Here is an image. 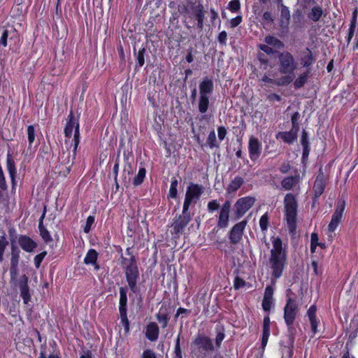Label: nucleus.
Instances as JSON below:
<instances>
[{
	"instance_id": "nucleus-51",
	"label": "nucleus",
	"mask_w": 358,
	"mask_h": 358,
	"mask_svg": "<svg viewBox=\"0 0 358 358\" xmlns=\"http://www.w3.org/2000/svg\"><path fill=\"white\" fill-rule=\"evenodd\" d=\"M269 224V215L266 212L262 215L259 219V227L262 232H265L268 230Z\"/></svg>"
},
{
	"instance_id": "nucleus-31",
	"label": "nucleus",
	"mask_w": 358,
	"mask_h": 358,
	"mask_svg": "<svg viewBox=\"0 0 358 358\" xmlns=\"http://www.w3.org/2000/svg\"><path fill=\"white\" fill-rule=\"evenodd\" d=\"M312 76L310 69H307L304 72L299 74L294 81V87L296 90L303 87Z\"/></svg>"
},
{
	"instance_id": "nucleus-54",
	"label": "nucleus",
	"mask_w": 358,
	"mask_h": 358,
	"mask_svg": "<svg viewBox=\"0 0 358 358\" xmlns=\"http://www.w3.org/2000/svg\"><path fill=\"white\" fill-rule=\"evenodd\" d=\"M120 324L124 327L125 334L129 332V321L127 317V313H120Z\"/></svg>"
},
{
	"instance_id": "nucleus-16",
	"label": "nucleus",
	"mask_w": 358,
	"mask_h": 358,
	"mask_svg": "<svg viewBox=\"0 0 358 358\" xmlns=\"http://www.w3.org/2000/svg\"><path fill=\"white\" fill-rule=\"evenodd\" d=\"M262 149V144L259 141L257 138L251 136L248 142V152L249 157L253 162H255L259 158Z\"/></svg>"
},
{
	"instance_id": "nucleus-53",
	"label": "nucleus",
	"mask_w": 358,
	"mask_h": 358,
	"mask_svg": "<svg viewBox=\"0 0 358 358\" xmlns=\"http://www.w3.org/2000/svg\"><path fill=\"white\" fill-rule=\"evenodd\" d=\"M241 2L239 0H231L227 5V9L233 13H240L241 11Z\"/></svg>"
},
{
	"instance_id": "nucleus-39",
	"label": "nucleus",
	"mask_w": 358,
	"mask_h": 358,
	"mask_svg": "<svg viewBox=\"0 0 358 358\" xmlns=\"http://www.w3.org/2000/svg\"><path fill=\"white\" fill-rule=\"evenodd\" d=\"M123 157L124 163L123 171L127 172L128 175H131L133 173V169L131 162L129 161V159L130 157H133L132 152L124 150L123 152Z\"/></svg>"
},
{
	"instance_id": "nucleus-25",
	"label": "nucleus",
	"mask_w": 358,
	"mask_h": 358,
	"mask_svg": "<svg viewBox=\"0 0 358 358\" xmlns=\"http://www.w3.org/2000/svg\"><path fill=\"white\" fill-rule=\"evenodd\" d=\"M286 304L284 308V319L287 326L288 331H291V289L286 291Z\"/></svg>"
},
{
	"instance_id": "nucleus-20",
	"label": "nucleus",
	"mask_w": 358,
	"mask_h": 358,
	"mask_svg": "<svg viewBox=\"0 0 358 358\" xmlns=\"http://www.w3.org/2000/svg\"><path fill=\"white\" fill-rule=\"evenodd\" d=\"M270 317L268 313L264 317L263 319V327H262V335L261 340V348L262 350V352L261 357L263 355V352L265 350V348L267 345L268 338L270 336Z\"/></svg>"
},
{
	"instance_id": "nucleus-2",
	"label": "nucleus",
	"mask_w": 358,
	"mask_h": 358,
	"mask_svg": "<svg viewBox=\"0 0 358 358\" xmlns=\"http://www.w3.org/2000/svg\"><path fill=\"white\" fill-rule=\"evenodd\" d=\"M273 248L271 250L269 264L272 270L271 275L275 278H279L283 272L287 261V252L282 247V241L278 236H272Z\"/></svg>"
},
{
	"instance_id": "nucleus-18",
	"label": "nucleus",
	"mask_w": 358,
	"mask_h": 358,
	"mask_svg": "<svg viewBox=\"0 0 358 358\" xmlns=\"http://www.w3.org/2000/svg\"><path fill=\"white\" fill-rule=\"evenodd\" d=\"M327 180V178L323 173L322 169L320 168L313 185L314 196L315 199L319 198L323 194L326 187Z\"/></svg>"
},
{
	"instance_id": "nucleus-6",
	"label": "nucleus",
	"mask_w": 358,
	"mask_h": 358,
	"mask_svg": "<svg viewBox=\"0 0 358 358\" xmlns=\"http://www.w3.org/2000/svg\"><path fill=\"white\" fill-rule=\"evenodd\" d=\"M203 193V187L197 183L189 182L187 187L186 192L182 208L184 210H189L192 206H194L195 204L200 200L201 195Z\"/></svg>"
},
{
	"instance_id": "nucleus-52",
	"label": "nucleus",
	"mask_w": 358,
	"mask_h": 358,
	"mask_svg": "<svg viewBox=\"0 0 358 358\" xmlns=\"http://www.w3.org/2000/svg\"><path fill=\"white\" fill-rule=\"evenodd\" d=\"M146 50L144 47L141 48L137 52L134 51L137 63L140 67L143 66L145 64V55Z\"/></svg>"
},
{
	"instance_id": "nucleus-3",
	"label": "nucleus",
	"mask_w": 358,
	"mask_h": 358,
	"mask_svg": "<svg viewBox=\"0 0 358 358\" xmlns=\"http://www.w3.org/2000/svg\"><path fill=\"white\" fill-rule=\"evenodd\" d=\"M192 345L194 358H217L213 356L215 345L213 340L204 333H199L193 339Z\"/></svg>"
},
{
	"instance_id": "nucleus-14",
	"label": "nucleus",
	"mask_w": 358,
	"mask_h": 358,
	"mask_svg": "<svg viewBox=\"0 0 358 358\" xmlns=\"http://www.w3.org/2000/svg\"><path fill=\"white\" fill-rule=\"evenodd\" d=\"M73 141V148L72 150V153L69 152L67 159L64 160V164H66V165H69V169H68L69 172L70 171L71 167L74 164V161H75L76 155H77V150H78V145L80 142V126L77 125V128L74 131Z\"/></svg>"
},
{
	"instance_id": "nucleus-60",
	"label": "nucleus",
	"mask_w": 358,
	"mask_h": 358,
	"mask_svg": "<svg viewBox=\"0 0 358 358\" xmlns=\"http://www.w3.org/2000/svg\"><path fill=\"white\" fill-rule=\"evenodd\" d=\"M120 150H117V155L115 159V162L113 168V174L114 176V181L117 180L118 173H119V165H120Z\"/></svg>"
},
{
	"instance_id": "nucleus-38",
	"label": "nucleus",
	"mask_w": 358,
	"mask_h": 358,
	"mask_svg": "<svg viewBox=\"0 0 358 358\" xmlns=\"http://www.w3.org/2000/svg\"><path fill=\"white\" fill-rule=\"evenodd\" d=\"M179 181L176 177H172L168 194V199H176L178 198V187Z\"/></svg>"
},
{
	"instance_id": "nucleus-12",
	"label": "nucleus",
	"mask_w": 358,
	"mask_h": 358,
	"mask_svg": "<svg viewBox=\"0 0 358 358\" xmlns=\"http://www.w3.org/2000/svg\"><path fill=\"white\" fill-rule=\"evenodd\" d=\"M231 211V202L226 200L220 208L218 217L217 227L219 229H225L229 226V217Z\"/></svg>"
},
{
	"instance_id": "nucleus-36",
	"label": "nucleus",
	"mask_w": 358,
	"mask_h": 358,
	"mask_svg": "<svg viewBox=\"0 0 358 358\" xmlns=\"http://www.w3.org/2000/svg\"><path fill=\"white\" fill-rule=\"evenodd\" d=\"M9 244L4 230H0V262L3 261L5 251Z\"/></svg>"
},
{
	"instance_id": "nucleus-4",
	"label": "nucleus",
	"mask_w": 358,
	"mask_h": 358,
	"mask_svg": "<svg viewBox=\"0 0 358 358\" xmlns=\"http://www.w3.org/2000/svg\"><path fill=\"white\" fill-rule=\"evenodd\" d=\"M214 90V83L211 78L204 77L199 85V96L198 99V110L202 114V120L210 118L205 113L208 111L210 105V96Z\"/></svg>"
},
{
	"instance_id": "nucleus-35",
	"label": "nucleus",
	"mask_w": 358,
	"mask_h": 358,
	"mask_svg": "<svg viewBox=\"0 0 358 358\" xmlns=\"http://www.w3.org/2000/svg\"><path fill=\"white\" fill-rule=\"evenodd\" d=\"M316 311H317V308L314 305L311 306L307 311V315L308 316L309 321L310 322L311 329H312L313 332L315 334L317 331V325L319 323V322L317 321V317H316Z\"/></svg>"
},
{
	"instance_id": "nucleus-41",
	"label": "nucleus",
	"mask_w": 358,
	"mask_h": 358,
	"mask_svg": "<svg viewBox=\"0 0 358 358\" xmlns=\"http://www.w3.org/2000/svg\"><path fill=\"white\" fill-rule=\"evenodd\" d=\"M99 253L95 249H90L83 260V262L86 265L91 264H95V262L98 260Z\"/></svg>"
},
{
	"instance_id": "nucleus-32",
	"label": "nucleus",
	"mask_w": 358,
	"mask_h": 358,
	"mask_svg": "<svg viewBox=\"0 0 358 358\" xmlns=\"http://www.w3.org/2000/svg\"><path fill=\"white\" fill-rule=\"evenodd\" d=\"M301 144L303 147L302 161L304 162L307 159L310 152V143L308 141V132L303 129L300 140Z\"/></svg>"
},
{
	"instance_id": "nucleus-24",
	"label": "nucleus",
	"mask_w": 358,
	"mask_h": 358,
	"mask_svg": "<svg viewBox=\"0 0 358 358\" xmlns=\"http://www.w3.org/2000/svg\"><path fill=\"white\" fill-rule=\"evenodd\" d=\"M280 71L284 73H291V53H281L279 55Z\"/></svg>"
},
{
	"instance_id": "nucleus-62",
	"label": "nucleus",
	"mask_w": 358,
	"mask_h": 358,
	"mask_svg": "<svg viewBox=\"0 0 358 358\" xmlns=\"http://www.w3.org/2000/svg\"><path fill=\"white\" fill-rule=\"evenodd\" d=\"M273 22V18L272 17L271 13L269 11H266L263 13L262 17L261 22L263 24H271Z\"/></svg>"
},
{
	"instance_id": "nucleus-10",
	"label": "nucleus",
	"mask_w": 358,
	"mask_h": 358,
	"mask_svg": "<svg viewBox=\"0 0 358 358\" xmlns=\"http://www.w3.org/2000/svg\"><path fill=\"white\" fill-rule=\"evenodd\" d=\"M247 223V220H244L232 227L229 231V239L231 244L237 245L242 240Z\"/></svg>"
},
{
	"instance_id": "nucleus-57",
	"label": "nucleus",
	"mask_w": 358,
	"mask_h": 358,
	"mask_svg": "<svg viewBox=\"0 0 358 358\" xmlns=\"http://www.w3.org/2000/svg\"><path fill=\"white\" fill-rule=\"evenodd\" d=\"M48 252L47 251H43L40 252L39 254L36 255L34 257V264L36 267V268H39L42 262L43 261L44 258L47 255Z\"/></svg>"
},
{
	"instance_id": "nucleus-8",
	"label": "nucleus",
	"mask_w": 358,
	"mask_h": 358,
	"mask_svg": "<svg viewBox=\"0 0 358 358\" xmlns=\"http://www.w3.org/2000/svg\"><path fill=\"white\" fill-rule=\"evenodd\" d=\"M21 250L20 248L16 245H10V268L9 273L11 280H16L19 275V264L20 260Z\"/></svg>"
},
{
	"instance_id": "nucleus-13",
	"label": "nucleus",
	"mask_w": 358,
	"mask_h": 358,
	"mask_svg": "<svg viewBox=\"0 0 358 358\" xmlns=\"http://www.w3.org/2000/svg\"><path fill=\"white\" fill-rule=\"evenodd\" d=\"M20 249L28 253H33L38 247V243L31 237L26 234H20L17 243Z\"/></svg>"
},
{
	"instance_id": "nucleus-64",
	"label": "nucleus",
	"mask_w": 358,
	"mask_h": 358,
	"mask_svg": "<svg viewBox=\"0 0 358 358\" xmlns=\"http://www.w3.org/2000/svg\"><path fill=\"white\" fill-rule=\"evenodd\" d=\"M245 281L239 276H236L234 280V288L238 290L245 285Z\"/></svg>"
},
{
	"instance_id": "nucleus-26",
	"label": "nucleus",
	"mask_w": 358,
	"mask_h": 358,
	"mask_svg": "<svg viewBox=\"0 0 358 358\" xmlns=\"http://www.w3.org/2000/svg\"><path fill=\"white\" fill-rule=\"evenodd\" d=\"M27 138H28V143H29V145H28V148H27V151H23L22 152V155H24L25 157H27L28 155V152H29L30 154L31 153H34L36 152V146H35L34 148V149L32 148V145L35 141V128H34V125H29L27 127Z\"/></svg>"
},
{
	"instance_id": "nucleus-9",
	"label": "nucleus",
	"mask_w": 358,
	"mask_h": 358,
	"mask_svg": "<svg viewBox=\"0 0 358 358\" xmlns=\"http://www.w3.org/2000/svg\"><path fill=\"white\" fill-rule=\"evenodd\" d=\"M345 207V201L344 199H338L336 202V209L332 215L331 220L328 226L330 232H334L338 225L341 223L343 214Z\"/></svg>"
},
{
	"instance_id": "nucleus-23",
	"label": "nucleus",
	"mask_w": 358,
	"mask_h": 358,
	"mask_svg": "<svg viewBox=\"0 0 358 358\" xmlns=\"http://www.w3.org/2000/svg\"><path fill=\"white\" fill-rule=\"evenodd\" d=\"M159 328L155 322H149L145 327V337L150 341H156L158 339Z\"/></svg>"
},
{
	"instance_id": "nucleus-59",
	"label": "nucleus",
	"mask_w": 358,
	"mask_h": 358,
	"mask_svg": "<svg viewBox=\"0 0 358 358\" xmlns=\"http://www.w3.org/2000/svg\"><path fill=\"white\" fill-rule=\"evenodd\" d=\"M94 221H95V217L93 215H89L87 217L85 225L83 227L84 233L88 234L91 231L92 226L94 223Z\"/></svg>"
},
{
	"instance_id": "nucleus-33",
	"label": "nucleus",
	"mask_w": 358,
	"mask_h": 358,
	"mask_svg": "<svg viewBox=\"0 0 358 358\" xmlns=\"http://www.w3.org/2000/svg\"><path fill=\"white\" fill-rule=\"evenodd\" d=\"M244 184V179L241 176H236L228 185L226 190L228 194L237 192Z\"/></svg>"
},
{
	"instance_id": "nucleus-15",
	"label": "nucleus",
	"mask_w": 358,
	"mask_h": 358,
	"mask_svg": "<svg viewBox=\"0 0 358 358\" xmlns=\"http://www.w3.org/2000/svg\"><path fill=\"white\" fill-rule=\"evenodd\" d=\"M300 181V176L294 171V175L292 174V235L294 234L296 229V201L294 197V193H297L300 189L299 182Z\"/></svg>"
},
{
	"instance_id": "nucleus-43",
	"label": "nucleus",
	"mask_w": 358,
	"mask_h": 358,
	"mask_svg": "<svg viewBox=\"0 0 358 358\" xmlns=\"http://www.w3.org/2000/svg\"><path fill=\"white\" fill-rule=\"evenodd\" d=\"M264 41L266 43V45L272 46L273 48L276 49H282L284 47L283 43L281 41H280L278 38L273 36H266L265 37Z\"/></svg>"
},
{
	"instance_id": "nucleus-28",
	"label": "nucleus",
	"mask_w": 358,
	"mask_h": 358,
	"mask_svg": "<svg viewBox=\"0 0 358 358\" xmlns=\"http://www.w3.org/2000/svg\"><path fill=\"white\" fill-rule=\"evenodd\" d=\"M18 35L17 31L13 27L11 30L5 29L0 37V46L6 48L8 45V39L9 38L11 41L18 38Z\"/></svg>"
},
{
	"instance_id": "nucleus-47",
	"label": "nucleus",
	"mask_w": 358,
	"mask_h": 358,
	"mask_svg": "<svg viewBox=\"0 0 358 358\" xmlns=\"http://www.w3.org/2000/svg\"><path fill=\"white\" fill-rule=\"evenodd\" d=\"M182 332V327L180 329V332L176 339L174 346V356L173 358H182V350L180 348V335Z\"/></svg>"
},
{
	"instance_id": "nucleus-37",
	"label": "nucleus",
	"mask_w": 358,
	"mask_h": 358,
	"mask_svg": "<svg viewBox=\"0 0 358 358\" xmlns=\"http://www.w3.org/2000/svg\"><path fill=\"white\" fill-rule=\"evenodd\" d=\"M323 14V10L318 5L314 6L310 13H308V18L315 22H318Z\"/></svg>"
},
{
	"instance_id": "nucleus-55",
	"label": "nucleus",
	"mask_w": 358,
	"mask_h": 358,
	"mask_svg": "<svg viewBox=\"0 0 358 358\" xmlns=\"http://www.w3.org/2000/svg\"><path fill=\"white\" fill-rule=\"evenodd\" d=\"M224 338H225L224 329V327H222L220 331H217V334H216L215 340V344L214 345L215 348H220L222 343L223 340L224 339Z\"/></svg>"
},
{
	"instance_id": "nucleus-29",
	"label": "nucleus",
	"mask_w": 358,
	"mask_h": 358,
	"mask_svg": "<svg viewBox=\"0 0 358 358\" xmlns=\"http://www.w3.org/2000/svg\"><path fill=\"white\" fill-rule=\"evenodd\" d=\"M285 203V216L287 223V228L291 233V193H287L284 199Z\"/></svg>"
},
{
	"instance_id": "nucleus-7",
	"label": "nucleus",
	"mask_w": 358,
	"mask_h": 358,
	"mask_svg": "<svg viewBox=\"0 0 358 358\" xmlns=\"http://www.w3.org/2000/svg\"><path fill=\"white\" fill-rule=\"evenodd\" d=\"M256 199L254 196H246L239 198L234 203V217L239 220L254 206Z\"/></svg>"
},
{
	"instance_id": "nucleus-49",
	"label": "nucleus",
	"mask_w": 358,
	"mask_h": 358,
	"mask_svg": "<svg viewBox=\"0 0 358 358\" xmlns=\"http://www.w3.org/2000/svg\"><path fill=\"white\" fill-rule=\"evenodd\" d=\"M300 117L298 112H295L292 114V141L296 138V133L299 129L297 121Z\"/></svg>"
},
{
	"instance_id": "nucleus-21",
	"label": "nucleus",
	"mask_w": 358,
	"mask_h": 358,
	"mask_svg": "<svg viewBox=\"0 0 358 358\" xmlns=\"http://www.w3.org/2000/svg\"><path fill=\"white\" fill-rule=\"evenodd\" d=\"M192 16L197 22V27L199 29H203L204 26L205 10L201 3L199 2L196 6L192 8Z\"/></svg>"
},
{
	"instance_id": "nucleus-27",
	"label": "nucleus",
	"mask_w": 358,
	"mask_h": 358,
	"mask_svg": "<svg viewBox=\"0 0 358 358\" xmlns=\"http://www.w3.org/2000/svg\"><path fill=\"white\" fill-rule=\"evenodd\" d=\"M120 299H119V313H127V287H120L119 288Z\"/></svg>"
},
{
	"instance_id": "nucleus-40",
	"label": "nucleus",
	"mask_w": 358,
	"mask_h": 358,
	"mask_svg": "<svg viewBox=\"0 0 358 358\" xmlns=\"http://www.w3.org/2000/svg\"><path fill=\"white\" fill-rule=\"evenodd\" d=\"M146 176V169L144 167H140L137 174L134 177L132 184L134 187L140 186L144 181Z\"/></svg>"
},
{
	"instance_id": "nucleus-48",
	"label": "nucleus",
	"mask_w": 358,
	"mask_h": 358,
	"mask_svg": "<svg viewBox=\"0 0 358 358\" xmlns=\"http://www.w3.org/2000/svg\"><path fill=\"white\" fill-rule=\"evenodd\" d=\"M206 143L208 147L211 149H213L215 148H218L220 147V144L217 143V142L216 135L214 130H212L208 134V136L206 139Z\"/></svg>"
},
{
	"instance_id": "nucleus-30",
	"label": "nucleus",
	"mask_w": 358,
	"mask_h": 358,
	"mask_svg": "<svg viewBox=\"0 0 358 358\" xmlns=\"http://www.w3.org/2000/svg\"><path fill=\"white\" fill-rule=\"evenodd\" d=\"M6 168L10 180L12 182L14 183L15 180L17 171L15 168L14 157L13 155L10 154L9 152H8L6 156Z\"/></svg>"
},
{
	"instance_id": "nucleus-58",
	"label": "nucleus",
	"mask_w": 358,
	"mask_h": 358,
	"mask_svg": "<svg viewBox=\"0 0 358 358\" xmlns=\"http://www.w3.org/2000/svg\"><path fill=\"white\" fill-rule=\"evenodd\" d=\"M276 138L282 140L285 143H291V131L278 132L276 135Z\"/></svg>"
},
{
	"instance_id": "nucleus-1",
	"label": "nucleus",
	"mask_w": 358,
	"mask_h": 358,
	"mask_svg": "<svg viewBox=\"0 0 358 358\" xmlns=\"http://www.w3.org/2000/svg\"><path fill=\"white\" fill-rule=\"evenodd\" d=\"M126 255L129 256V258L128 259L121 255L120 259V264L124 269L126 282L131 293L137 296L138 304H141L143 298L140 292V287L138 286V282L140 280V271L137 258L133 253L132 247L126 249Z\"/></svg>"
},
{
	"instance_id": "nucleus-56",
	"label": "nucleus",
	"mask_w": 358,
	"mask_h": 358,
	"mask_svg": "<svg viewBox=\"0 0 358 358\" xmlns=\"http://www.w3.org/2000/svg\"><path fill=\"white\" fill-rule=\"evenodd\" d=\"M278 7L281 8L280 15H281V22H283V20H286V21H289V10L287 6L283 5L282 1L281 3H277Z\"/></svg>"
},
{
	"instance_id": "nucleus-42",
	"label": "nucleus",
	"mask_w": 358,
	"mask_h": 358,
	"mask_svg": "<svg viewBox=\"0 0 358 358\" xmlns=\"http://www.w3.org/2000/svg\"><path fill=\"white\" fill-rule=\"evenodd\" d=\"M20 296L23 300V303L24 304H28V303L31 301V294L29 292V287L27 285V280L24 283L22 284L20 286Z\"/></svg>"
},
{
	"instance_id": "nucleus-45",
	"label": "nucleus",
	"mask_w": 358,
	"mask_h": 358,
	"mask_svg": "<svg viewBox=\"0 0 358 358\" xmlns=\"http://www.w3.org/2000/svg\"><path fill=\"white\" fill-rule=\"evenodd\" d=\"M356 25H357V15H356V11H355L353 13V17L350 22V26L349 28V31H348V37H347V45H348L350 44L351 39L352 38V37L354 36Z\"/></svg>"
},
{
	"instance_id": "nucleus-63",
	"label": "nucleus",
	"mask_w": 358,
	"mask_h": 358,
	"mask_svg": "<svg viewBox=\"0 0 358 358\" xmlns=\"http://www.w3.org/2000/svg\"><path fill=\"white\" fill-rule=\"evenodd\" d=\"M273 304V299H263L262 306L264 311L269 313Z\"/></svg>"
},
{
	"instance_id": "nucleus-11",
	"label": "nucleus",
	"mask_w": 358,
	"mask_h": 358,
	"mask_svg": "<svg viewBox=\"0 0 358 358\" xmlns=\"http://www.w3.org/2000/svg\"><path fill=\"white\" fill-rule=\"evenodd\" d=\"M306 13L301 9H296L292 14V29L294 32L303 33L307 27L308 20Z\"/></svg>"
},
{
	"instance_id": "nucleus-17",
	"label": "nucleus",
	"mask_w": 358,
	"mask_h": 358,
	"mask_svg": "<svg viewBox=\"0 0 358 358\" xmlns=\"http://www.w3.org/2000/svg\"><path fill=\"white\" fill-rule=\"evenodd\" d=\"M79 118L80 115H78V117H76L73 110H70V113L67 117L66 124L64 129V134L66 138H71L73 131H75L76 129L77 125L80 126Z\"/></svg>"
},
{
	"instance_id": "nucleus-34",
	"label": "nucleus",
	"mask_w": 358,
	"mask_h": 358,
	"mask_svg": "<svg viewBox=\"0 0 358 358\" xmlns=\"http://www.w3.org/2000/svg\"><path fill=\"white\" fill-rule=\"evenodd\" d=\"M262 82L264 83L276 85H288L291 83V76L287 75L280 79L277 80L269 78L268 76L264 75L262 78Z\"/></svg>"
},
{
	"instance_id": "nucleus-19",
	"label": "nucleus",
	"mask_w": 358,
	"mask_h": 358,
	"mask_svg": "<svg viewBox=\"0 0 358 358\" xmlns=\"http://www.w3.org/2000/svg\"><path fill=\"white\" fill-rule=\"evenodd\" d=\"M155 317L158 322L162 324V328H166L171 319V308L162 304L158 313H156Z\"/></svg>"
},
{
	"instance_id": "nucleus-46",
	"label": "nucleus",
	"mask_w": 358,
	"mask_h": 358,
	"mask_svg": "<svg viewBox=\"0 0 358 358\" xmlns=\"http://www.w3.org/2000/svg\"><path fill=\"white\" fill-rule=\"evenodd\" d=\"M313 3H315L314 0H297L296 4V9H301L304 13L309 10Z\"/></svg>"
},
{
	"instance_id": "nucleus-50",
	"label": "nucleus",
	"mask_w": 358,
	"mask_h": 358,
	"mask_svg": "<svg viewBox=\"0 0 358 358\" xmlns=\"http://www.w3.org/2000/svg\"><path fill=\"white\" fill-rule=\"evenodd\" d=\"M39 234L41 238L45 243H48L53 241L49 231L45 227V226H38Z\"/></svg>"
},
{
	"instance_id": "nucleus-5",
	"label": "nucleus",
	"mask_w": 358,
	"mask_h": 358,
	"mask_svg": "<svg viewBox=\"0 0 358 358\" xmlns=\"http://www.w3.org/2000/svg\"><path fill=\"white\" fill-rule=\"evenodd\" d=\"M189 210H184L182 208V214L176 216L171 224V234L174 238H179L182 235L188 224L192 219V215Z\"/></svg>"
},
{
	"instance_id": "nucleus-22",
	"label": "nucleus",
	"mask_w": 358,
	"mask_h": 358,
	"mask_svg": "<svg viewBox=\"0 0 358 358\" xmlns=\"http://www.w3.org/2000/svg\"><path fill=\"white\" fill-rule=\"evenodd\" d=\"M299 61L300 64L307 69H310L309 67L315 62V58L312 51L308 48H306L300 52Z\"/></svg>"
},
{
	"instance_id": "nucleus-44",
	"label": "nucleus",
	"mask_w": 358,
	"mask_h": 358,
	"mask_svg": "<svg viewBox=\"0 0 358 358\" xmlns=\"http://www.w3.org/2000/svg\"><path fill=\"white\" fill-rule=\"evenodd\" d=\"M28 8L23 7L22 5L15 3L10 10L11 17L13 18L21 17L27 13Z\"/></svg>"
},
{
	"instance_id": "nucleus-61",
	"label": "nucleus",
	"mask_w": 358,
	"mask_h": 358,
	"mask_svg": "<svg viewBox=\"0 0 358 358\" xmlns=\"http://www.w3.org/2000/svg\"><path fill=\"white\" fill-rule=\"evenodd\" d=\"M220 203L217 199H213L208 201L207 204V210L209 213H214L220 208Z\"/></svg>"
}]
</instances>
